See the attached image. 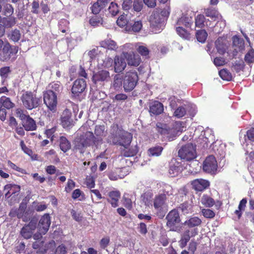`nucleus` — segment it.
I'll return each instance as SVG.
<instances>
[{"mask_svg":"<svg viewBox=\"0 0 254 254\" xmlns=\"http://www.w3.org/2000/svg\"><path fill=\"white\" fill-rule=\"evenodd\" d=\"M96 138L91 131L83 132L80 136L77 137L74 140V145L76 149L82 150L84 148L97 144Z\"/></svg>","mask_w":254,"mask_h":254,"instance_id":"f03ea898","label":"nucleus"},{"mask_svg":"<svg viewBox=\"0 0 254 254\" xmlns=\"http://www.w3.org/2000/svg\"><path fill=\"white\" fill-rule=\"evenodd\" d=\"M149 21L153 31L155 33L160 32L165 26V21L158 12L152 13L150 17Z\"/></svg>","mask_w":254,"mask_h":254,"instance_id":"423d86ee","label":"nucleus"},{"mask_svg":"<svg viewBox=\"0 0 254 254\" xmlns=\"http://www.w3.org/2000/svg\"><path fill=\"white\" fill-rule=\"evenodd\" d=\"M116 22L117 25L121 27H127L129 25V24L127 25L128 20L127 18V15L125 14L121 15L117 20Z\"/></svg>","mask_w":254,"mask_h":254,"instance_id":"de8ad7c7","label":"nucleus"},{"mask_svg":"<svg viewBox=\"0 0 254 254\" xmlns=\"http://www.w3.org/2000/svg\"><path fill=\"white\" fill-rule=\"evenodd\" d=\"M192 188L196 191H202L209 186V182L202 179H198L191 181Z\"/></svg>","mask_w":254,"mask_h":254,"instance_id":"aec40b11","label":"nucleus"},{"mask_svg":"<svg viewBox=\"0 0 254 254\" xmlns=\"http://www.w3.org/2000/svg\"><path fill=\"white\" fill-rule=\"evenodd\" d=\"M152 196L153 194L151 192H146L143 194L142 195L143 201L146 205L149 206L151 205L150 199L152 198Z\"/></svg>","mask_w":254,"mask_h":254,"instance_id":"4d7b16f0","label":"nucleus"},{"mask_svg":"<svg viewBox=\"0 0 254 254\" xmlns=\"http://www.w3.org/2000/svg\"><path fill=\"white\" fill-rule=\"evenodd\" d=\"M125 148L126 149L123 151L122 153L126 157L133 156L137 153V150L135 147L129 149H127V146Z\"/></svg>","mask_w":254,"mask_h":254,"instance_id":"603ef678","label":"nucleus"},{"mask_svg":"<svg viewBox=\"0 0 254 254\" xmlns=\"http://www.w3.org/2000/svg\"><path fill=\"white\" fill-rule=\"evenodd\" d=\"M22 124L26 130H34L36 128L35 122L29 116L22 122Z\"/></svg>","mask_w":254,"mask_h":254,"instance_id":"bb28decb","label":"nucleus"},{"mask_svg":"<svg viewBox=\"0 0 254 254\" xmlns=\"http://www.w3.org/2000/svg\"><path fill=\"white\" fill-rule=\"evenodd\" d=\"M163 150V148L159 145H156L150 147L148 150L149 156L153 157L159 156Z\"/></svg>","mask_w":254,"mask_h":254,"instance_id":"72a5a7b5","label":"nucleus"},{"mask_svg":"<svg viewBox=\"0 0 254 254\" xmlns=\"http://www.w3.org/2000/svg\"><path fill=\"white\" fill-rule=\"evenodd\" d=\"M21 100L23 106L28 110H32L37 107L41 102V99L36 95L30 92H26L24 93Z\"/></svg>","mask_w":254,"mask_h":254,"instance_id":"20e7f679","label":"nucleus"},{"mask_svg":"<svg viewBox=\"0 0 254 254\" xmlns=\"http://www.w3.org/2000/svg\"><path fill=\"white\" fill-rule=\"evenodd\" d=\"M138 81V75L135 71L127 72L123 79V87L125 91L132 90Z\"/></svg>","mask_w":254,"mask_h":254,"instance_id":"39448f33","label":"nucleus"},{"mask_svg":"<svg viewBox=\"0 0 254 254\" xmlns=\"http://www.w3.org/2000/svg\"><path fill=\"white\" fill-rule=\"evenodd\" d=\"M125 59L122 55L115 57L114 60L115 72H121L124 70L127 66V62Z\"/></svg>","mask_w":254,"mask_h":254,"instance_id":"ddd939ff","label":"nucleus"},{"mask_svg":"<svg viewBox=\"0 0 254 254\" xmlns=\"http://www.w3.org/2000/svg\"><path fill=\"white\" fill-rule=\"evenodd\" d=\"M247 203V199L246 198H243L240 202L238 209L235 212V214L240 218L242 215V211H244Z\"/></svg>","mask_w":254,"mask_h":254,"instance_id":"a19ab883","label":"nucleus"},{"mask_svg":"<svg viewBox=\"0 0 254 254\" xmlns=\"http://www.w3.org/2000/svg\"><path fill=\"white\" fill-rule=\"evenodd\" d=\"M121 196L119 191H113L109 193V197L111 199L110 202L112 206L116 207L118 205V201Z\"/></svg>","mask_w":254,"mask_h":254,"instance_id":"7c9ffc66","label":"nucleus"},{"mask_svg":"<svg viewBox=\"0 0 254 254\" xmlns=\"http://www.w3.org/2000/svg\"><path fill=\"white\" fill-rule=\"evenodd\" d=\"M37 226V222L35 220H31L29 223L23 227L21 230V235L25 239H29L31 237L34 231Z\"/></svg>","mask_w":254,"mask_h":254,"instance_id":"4468645a","label":"nucleus"},{"mask_svg":"<svg viewBox=\"0 0 254 254\" xmlns=\"http://www.w3.org/2000/svg\"><path fill=\"white\" fill-rule=\"evenodd\" d=\"M86 87L85 81L83 79L76 80L73 83L72 87V93L75 95H78L82 93Z\"/></svg>","mask_w":254,"mask_h":254,"instance_id":"412c9836","label":"nucleus"},{"mask_svg":"<svg viewBox=\"0 0 254 254\" xmlns=\"http://www.w3.org/2000/svg\"><path fill=\"white\" fill-rule=\"evenodd\" d=\"M167 220V226L171 231H175V225L181 221L179 214L177 210H172L166 217Z\"/></svg>","mask_w":254,"mask_h":254,"instance_id":"9b49d317","label":"nucleus"},{"mask_svg":"<svg viewBox=\"0 0 254 254\" xmlns=\"http://www.w3.org/2000/svg\"><path fill=\"white\" fill-rule=\"evenodd\" d=\"M233 56H235L237 53L242 52L245 48L244 40L237 36L233 37Z\"/></svg>","mask_w":254,"mask_h":254,"instance_id":"a211bd4d","label":"nucleus"},{"mask_svg":"<svg viewBox=\"0 0 254 254\" xmlns=\"http://www.w3.org/2000/svg\"><path fill=\"white\" fill-rule=\"evenodd\" d=\"M207 37V33L204 30H198L196 32V37L198 41L204 43Z\"/></svg>","mask_w":254,"mask_h":254,"instance_id":"a18cd8bd","label":"nucleus"},{"mask_svg":"<svg viewBox=\"0 0 254 254\" xmlns=\"http://www.w3.org/2000/svg\"><path fill=\"white\" fill-rule=\"evenodd\" d=\"M245 62L250 64L254 62V50H250L245 55Z\"/></svg>","mask_w":254,"mask_h":254,"instance_id":"864d4df0","label":"nucleus"},{"mask_svg":"<svg viewBox=\"0 0 254 254\" xmlns=\"http://www.w3.org/2000/svg\"><path fill=\"white\" fill-rule=\"evenodd\" d=\"M101 47L111 50H116L118 46L116 42L109 39H106L100 42Z\"/></svg>","mask_w":254,"mask_h":254,"instance_id":"c756f323","label":"nucleus"},{"mask_svg":"<svg viewBox=\"0 0 254 254\" xmlns=\"http://www.w3.org/2000/svg\"><path fill=\"white\" fill-rule=\"evenodd\" d=\"M166 198L165 194H160L155 197L154 200L153 206L156 210L160 211L163 209L165 205Z\"/></svg>","mask_w":254,"mask_h":254,"instance_id":"393cba45","label":"nucleus"},{"mask_svg":"<svg viewBox=\"0 0 254 254\" xmlns=\"http://www.w3.org/2000/svg\"><path fill=\"white\" fill-rule=\"evenodd\" d=\"M111 137L114 144H118L126 147L129 145L132 139L131 133L125 131L118 125L112 127Z\"/></svg>","mask_w":254,"mask_h":254,"instance_id":"f257e3e1","label":"nucleus"},{"mask_svg":"<svg viewBox=\"0 0 254 254\" xmlns=\"http://www.w3.org/2000/svg\"><path fill=\"white\" fill-rule=\"evenodd\" d=\"M198 230L197 228H194L191 230H187L182 236V238L188 241L190 240L191 237H194L197 234Z\"/></svg>","mask_w":254,"mask_h":254,"instance_id":"ea45409f","label":"nucleus"},{"mask_svg":"<svg viewBox=\"0 0 254 254\" xmlns=\"http://www.w3.org/2000/svg\"><path fill=\"white\" fill-rule=\"evenodd\" d=\"M176 31L178 34L183 39L189 40L190 38V34L182 26H177Z\"/></svg>","mask_w":254,"mask_h":254,"instance_id":"58836bf2","label":"nucleus"},{"mask_svg":"<svg viewBox=\"0 0 254 254\" xmlns=\"http://www.w3.org/2000/svg\"><path fill=\"white\" fill-rule=\"evenodd\" d=\"M49 90L53 91L54 92H60L62 89L61 83L58 82H53L49 85Z\"/></svg>","mask_w":254,"mask_h":254,"instance_id":"8fccbe9b","label":"nucleus"},{"mask_svg":"<svg viewBox=\"0 0 254 254\" xmlns=\"http://www.w3.org/2000/svg\"><path fill=\"white\" fill-rule=\"evenodd\" d=\"M61 122L62 126L64 128L70 127L72 125L73 120L71 118V113L68 110L65 109L61 115Z\"/></svg>","mask_w":254,"mask_h":254,"instance_id":"f3484780","label":"nucleus"},{"mask_svg":"<svg viewBox=\"0 0 254 254\" xmlns=\"http://www.w3.org/2000/svg\"><path fill=\"white\" fill-rule=\"evenodd\" d=\"M219 74L223 80L230 81L232 79V75L231 73L227 69H223L220 70Z\"/></svg>","mask_w":254,"mask_h":254,"instance_id":"09e8293b","label":"nucleus"},{"mask_svg":"<svg viewBox=\"0 0 254 254\" xmlns=\"http://www.w3.org/2000/svg\"><path fill=\"white\" fill-rule=\"evenodd\" d=\"M193 13L190 12V14H183L182 16L178 20L177 26H184L186 27H190L192 24Z\"/></svg>","mask_w":254,"mask_h":254,"instance_id":"4be33fe9","label":"nucleus"},{"mask_svg":"<svg viewBox=\"0 0 254 254\" xmlns=\"http://www.w3.org/2000/svg\"><path fill=\"white\" fill-rule=\"evenodd\" d=\"M51 224L50 217L46 214L40 220L38 225V230L41 234H46L48 231Z\"/></svg>","mask_w":254,"mask_h":254,"instance_id":"2eb2a0df","label":"nucleus"},{"mask_svg":"<svg viewBox=\"0 0 254 254\" xmlns=\"http://www.w3.org/2000/svg\"><path fill=\"white\" fill-rule=\"evenodd\" d=\"M186 114V110L183 107H179L174 111V115L178 118H180Z\"/></svg>","mask_w":254,"mask_h":254,"instance_id":"6e6d98bb","label":"nucleus"},{"mask_svg":"<svg viewBox=\"0 0 254 254\" xmlns=\"http://www.w3.org/2000/svg\"><path fill=\"white\" fill-rule=\"evenodd\" d=\"M217 167V161L212 155L208 156L203 162V170L206 173L214 174L216 171Z\"/></svg>","mask_w":254,"mask_h":254,"instance_id":"9d476101","label":"nucleus"},{"mask_svg":"<svg viewBox=\"0 0 254 254\" xmlns=\"http://www.w3.org/2000/svg\"><path fill=\"white\" fill-rule=\"evenodd\" d=\"M227 41L222 37H219L215 42L216 48L220 54H223L226 51L228 47Z\"/></svg>","mask_w":254,"mask_h":254,"instance_id":"b1692460","label":"nucleus"},{"mask_svg":"<svg viewBox=\"0 0 254 254\" xmlns=\"http://www.w3.org/2000/svg\"><path fill=\"white\" fill-rule=\"evenodd\" d=\"M185 166V168L189 170V172L192 173L194 171L190 169L191 165H197L198 166V163L196 160H193L190 164H185V162L182 164L176 160L172 161L170 164L169 173L171 177L177 176L183 170V166Z\"/></svg>","mask_w":254,"mask_h":254,"instance_id":"7ed1b4c3","label":"nucleus"},{"mask_svg":"<svg viewBox=\"0 0 254 254\" xmlns=\"http://www.w3.org/2000/svg\"><path fill=\"white\" fill-rule=\"evenodd\" d=\"M113 64V61L112 58L107 57L103 61V65L106 68L112 67Z\"/></svg>","mask_w":254,"mask_h":254,"instance_id":"774afa93","label":"nucleus"},{"mask_svg":"<svg viewBox=\"0 0 254 254\" xmlns=\"http://www.w3.org/2000/svg\"><path fill=\"white\" fill-rule=\"evenodd\" d=\"M195 23L196 27L199 28H202L205 26L207 27L210 26L209 20H206L202 14H198L196 16L195 19Z\"/></svg>","mask_w":254,"mask_h":254,"instance_id":"c85d7f7f","label":"nucleus"},{"mask_svg":"<svg viewBox=\"0 0 254 254\" xmlns=\"http://www.w3.org/2000/svg\"><path fill=\"white\" fill-rule=\"evenodd\" d=\"M135 46L136 50L140 55L143 57L148 56L150 51L143 43H136Z\"/></svg>","mask_w":254,"mask_h":254,"instance_id":"2f4dec72","label":"nucleus"},{"mask_svg":"<svg viewBox=\"0 0 254 254\" xmlns=\"http://www.w3.org/2000/svg\"><path fill=\"white\" fill-rule=\"evenodd\" d=\"M60 146L62 150L65 152L70 148V143L64 136H61L60 138Z\"/></svg>","mask_w":254,"mask_h":254,"instance_id":"f704fd0d","label":"nucleus"},{"mask_svg":"<svg viewBox=\"0 0 254 254\" xmlns=\"http://www.w3.org/2000/svg\"><path fill=\"white\" fill-rule=\"evenodd\" d=\"M20 190V187L14 184H8L4 186L3 191L5 192V197L9 198L12 195H17Z\"/></svg>","mask_w":254,"mask_h":254,"instance_id":"dca6fc26","label":"nucleus"},{"mask_svg":"<svg viewBox=\"0 0 254 254\" xmlns=\"http://www.w3.org/2000/svg\"><path fill=\"white\" fill-rule=\"evenodd\" d=\"M95 134L98 137L96 139L97 142L100 141L102 139V137L105 135V127L103 126H96L95 129Z\"/></svg>","mask_w":254,"mask_h":254,"instance_id":"e433bc0d","label":"nucleus"},{"mask_svg":"<svg viewBox=\"0 0 254 254\" xmlns=\"http://www.w3.org/2000/svg\"><path fill=\"white\" fill-rule=\"evenodd\" d=\"M170 7L168 6H166L161 11L160 13L161 17L164 19L165 21L167 17L170 14Z\"/></svg>","mask_w":254,"mask_h":254,"instance_id":"052dcab7","label":"nucleus"},{"mask_svg":"<svg viewBox=\"0 0 254 254\" xmlns=\"http://www.w3.org/2000/svg\"><path fill=\"white\" fill-rule=\"evenodd\" d=\"M75 182L71 179H68L65 187V191L69 192L75 187Z\"/></svg>","mask_w":254,"mask_h":254,"instance_id":"e2e57ef3","label":"nucleus"},{"mask_svg":"<svg viewBox=\"0 0 254 254\" xmlns=\"http://www.w3.org/2000/svg\"><path fill=\"white\" fill-rule=\"evenodd\" d=\"M136 49L135 43H126L121 47L122 50V55L124 57V52L130 53L129 51H132L134 48Z\"/></svg>","mask_w":254,"mask_h":254,"instance_id":"c03bdc74","label":"nucleus"},{"mask_svg":"<svg viewBox=\"0 0 254 254\" xmlns=\"http://www.w3.org/2000/svg\"><path fill=\"white\" fill-rule=\"evenodd\" d=\"M89 23L93 26H98L102 24V19L100 17L95 15L90 18Z\"/></svg>","mask_w":254,"mask_h":254,"instance_id":"13d9d810","label":"nucleus"},{"mask_svg":"<svg viewBox=\"0 0 254 254\" xmlns=\"http://www.w3.org/2000/svg\"><path fill=\"white\" fill-rule=\"evenodd\" d=\"M124 57L126 59L128 65L130 66H137L141 61L140 56L133 51L130 53L124 52Z\"/></svg>","mask_w":254,"mask_h":254,"instance_id":"f8f14e48","label":"nucleus"},{"mask_svg":"<svg viewBox=\"0 0 254 254\" xmlns=\"http://www.w3.org/2000/svg\"><path fill=\"white\" fill-rule=\"evenodd\" d=\"M44 101L47 107L52 112L56 111L57 105V93L48 90L44 94Z\"/></svg>","mask_w":254,"mask_h":254,"instance_id":"0eeeda50","label":"nucleus"},{"mask_svg":"<svg viewBox=\"0 0 254 254\" xmlns=\"http://www.w3.org/2000/svg\"><path fill=\"white\" fill-rule=\"evenodd\" d=\"M205 14L207 17H209L211 19L217 20L221 19V15L218 11L215 10L208 9L205 12Z\"/></svg>","mask_w":254,"mask_h":254,"instance_id":"79ce46f5","label":"nucleus"},{"mask_svg":"<svg viewBox=\"0 0 254 254\" xmlns=\"http://www.w3.org/2000/svg\"><path fill=\"white\" fill-rule=\"evenodd\" d=\"M29 115L24 114L23 110L20 109H17L16 110V116L19 118L21 121H23Z\"/></svg>","mask_w":254,"mask_h":254,"instance_id":"0e129e2a","label":"nucleus"},{"mask_svg":"<svg viewBox=\"0 0 254 254\" xmlns=\"http://www.w3.org/2000/svg\"><path fill=\"white\" fill-rule=\"evenodd\" d=\"M109 13L112 16H115L119 12V7L117 3L111 2L108 8Z\"/></svg>","mask_w":254,"mask_h":254,"instance_id":"49530a36","label":"nucleus"},{"mask_svg":"<svg viewBox=\"0 0 254 254\" xmlns=\"http://www.w3.org/2000/svg\"><path fill=\"white\" fill-rule=\"evenodd\" d=\"M164 108L162 103L158 101H154L151 104L149 112L154 115H158L162 113Z\"/></svg>","mask_w":254,"mask_h":254,"instance_id":"a878e982","label":"nucleus"},{"mask_svg":"<svg viewBox=\"0 0 254 254\" xmlns=\"http://www.w3.org/2000/svg\"><path fill=\"white\" fill-rule=\"evenodd\" d=\"M179 156L187 161L193 160L196 157L194 146L191 144H188L183 146L179 151Z\"/></svg>","mask_w":254,"mask_h":254,"instance_id":"6e6552de","label":"nucleus"},{"mask_svg":"<svg viewBox=\"0 0 254 254\" xmlns=\"http://www.w3.org/2000/svg\"><path fill=\"white\" fill-rule=\"evenodd\" d=\"M202 204L208 207H212L215 203L214 199L207 195H203L201 198Z\"/></svg>","mask_w":254,"mask_h":254,"instance_id":"4c0bfd02","label":"nucleus"},{"mask_svg":"<svg viewBox=\"0 0 254 254\" xmlns=\"http://www.w3.org/2000/svg\"><path fill=\"white\" fill-rule=\"evenodd\" d=\"M217 20L218 21L214 27L213 31L216 33H220L225 28L226 23L225 21L222 19V17H221V19H218Z\"/></svg>","mask_w":254,"mask_h":254,"instance_id":"37998d69","label":"nucleus"},{"mask_svg":"<svg viewBox=\"0 0 254 254\" xmlns=\"http://www.w3.org/2000/svg\"><path fill=\"white\" fill-rule=\"evenodd\" d=\"M12 51H13V52L15 53H17L18 52L17 47H14L13 49H12L9 43H5L3 48L2 49V53L0 54L1 60L2 61L8 60L10 57V54L12 53Z\"/></svg>","mask_w":254,"mask_h":254,"instance_id":"6ab92c4d","label":"nucleus"},{"mask_svg":"<svg viewBox=\"0 0 254 254\" xmlns=\"http://www.w3.org/2000/svg\"><path fill=\"white\" fill-rule=\"evenodd\" d=\"M10 72L9 66H4L0 68V75L2 79L6 78Z\"/></svg>","mask_w":254,"mask_h":254,"instance_id":"bf43d9fd","label":"nucleus"},{"mask_svg":"<svg viewBox=\"0 0 254 254\" xmlns=\"http://www.w3.org/2000/svg\"><path fill=\"white\" fill-rule=\"evenodd\" d=\"M157 127L159 128L158 131L161 134L172 133L173 135H177L178 133L185 131L186 129L185 123L180 121L175 122L173 128L170 129H167L166 128L163 127L160 128L159 126H157Z\"/></svg>","mask_w":254,"mask_h":254,"instance_id":"1a4fd4ad","label":"nucleus"},{"mask_svg":"<svg viewBox=\"0 0 254 254\" xmlns=\"http://www.w3.org/2000/svg\"><path fill=\"white\" fill-rule=\"evenodd\" d=\"M0 104H1V107L5 109H9L14 106V104L10 101L9 98L5 96L1 97L0 99Z\"/></svg>","mask_w":254,"mask_h":254,"instance_id":"c9c22d12","label":"nucleus"},{"mask_svg":"<svg viewBox=\"0 0 254 254\" xmlns=\"http://www.w3.org/2000/svg\"><path fill=\"white\" fill-rule=\"evenodd\" d=\"M3 23L7 27H11L15 24V18L8 17L3 20Z\"/></svg>","mask_w":254,"mask_h":254,"instance_id":"680f3d73","label":"nucleus"},{"mask_svg":"<svg viewBox=\"0 0 254 254\" xmlns=\"http://www.w3.org/2000/svg\"><path fill=\"white\" fill-rule=\"evenodd\" d=\"M110 78V73L108 71L102 70L93 74L92 80L96 83L98 82L107 81Z\"/></svg>","mask_w":254,"mask_h":254,"instance_id":"5701e85b","label":"nucleus"},{"mask_svg":"<svg viewBox=\"0 0 254 254\" xmlns=\"http://www.w3.org/2000/svg\"><path fill=\"white\" fill-rule=\"evenodd\" d=\"M9 38L14 42H17L21 37L20 31L18 30H14L12 31L8 35Z\"/></svg>","mask_w":254,"mask_h":254,"instance_id":"3c124183","label":"nucleus"},{"mask_svg":"<svg viewBox=\"0 0 254 254\" xmlns=\"http://www.w3.org/2000/svg\"><path fill=\"white\" fill-rule=\"evenodd\" d=\"M5 14L7 16L11 15L13 12V8L10 4H6L4 6Z\"/></svg>","mask_w":254,"mask_h":254,"instance_id":"338daca9","label":"nucleus"},{"mask_svg":"<svg viewBox=\"0 0 254 254\" xmlns=\"http://www.w3.org/2000/svg\"><path fill=\"white\" fill-rule=\"evenodd\" d=\"M85 184L88 188L92 189L95 187V180L91 176L86 178Z\"/></svg>","mask_w":254,"mask_h":254,"instance_id":"69168bd1","label":"nucleus"},{"mask_svg":"<svg viewBox=\"0 0 254 254\" xmlns=\"http://www.w3.org/2000/svg\"><path fill=\"white\" fill-rule=\"evenodd\" d=\"M201 212L203 216L206 218H213L215 215L214 212L209 209L203 208L201 209Z\"/></svg>","mask_w":254,"mask_h":254,"instance_id":"5fc2aeb1","label":"nucleus"},{"mask_svg":"<svg viewBox=\"0 0 254 254\" xmlns=\"http://www.w3.org/2000/svg\"><path fill=\"white\" fill-rule=\"evenodd\" d=\"M142 27V24L140 21H135L132 25L129 24L126 27V30L128 32H138Z\"/></svg>","mask_w":254,"mask_h":254,"instance_id":"473e14b6","label":"nucleus"},{"mask_svg":"<svg viewBox=\"0 0 254 254\" xmlns=\"http://www.w3.org/2000/svg\"><path fill=\"white\" fill-rule=\"evenodd\" d=\"M201 220L198 217L194 216L188 219L184 223V225L187 226L189 228H193L198 226L201 223Z\"/></svg>","mask_w":254,"mask_h":254,"instance_id":"cd10ccee","label":"nucleus"}]
</instances>
